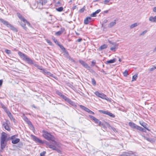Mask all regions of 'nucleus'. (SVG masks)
Here are the masks:
<instances>
[{"mask_svg":"<svg viewBox=\"0 0 156 156\" xmlns=\"http://www.w3.org/2000/svg\"><path fill=\"white\" fill-rule=\"evenodd\" d=\"M18 54L23 60L27 62L28 64L31 65L33 64L38 69L41 70L43 68L42 66L38 65L34 63L33 61L29 58L27 55L20 51L18 52Z\"/></svg>","mask_w":156,"mask_h":156,"instance_id":"f257e3e1","label":"nucleus"},{"mask_svg":"<svg viewBox=\"0 0 156 156\" xmlns=\"http://www.w3.org/2000/svg\"><path fill=\"white\" fill-rule=\"evenodd\" d=\"M42 133H43L42 136L45 139L51 141L53 144H55L56 146L59 147L58 144L55 141V138L53 136L45 130H43Z\"/></svg>","mask_w":156,"mask_h":156,"instance_id":"f03ea898","label":"nucleus"},{"mask_svg":"<svg viewBox=\"0 0 156 156\" xmlns=\"http://www.w3.org/2000/svg\"><path fill=\"white\" fill-rule=\"evenodd\" d=\"M7 137V134L6 133L2 132L1 133V149L3 150L5 148L7 145V141H6V138Z\"/></svg>","mask_w":156,"mask_h":156,"instance_id":"7ed1b4c3","label":"nucleus"},{"mask_svg":"<svg viewBox=\"0 0 156 156\" xmlns=\"http://www.w3.org/2000/svg\"><path fill=\"white\" fill-rule=\"evenodd\" d=\"M0 21L4 25L7 27H9L11 30L16 32H17V30L13 26L10 24L8 21L4 20L1 18H0Z\"/></svg>","mask_w":156,"mask_h":156,"instance_id":"20e7f679","label":"nucleus"},{"mask_svg":"<svg viewBox=\"0 0 156 156\" xmlns=\"http://www.w3.org/2000/svg\"><path fill=\"white\" fill-rule=\"evenodd\" d=\"M45 143L47 146L50 149H52L53 150L56 151H57V152L58 153H61V151H60L57 147H56L55 146L56 145L55 144H53L52 143L51 144H50L46 141H45Z\"/></svg>","mask_w":156,"mask_h":156,"instance_id":"39448f33","label":"nucleus"},{"mask_svg":"<svg viewBox=\"0 0 156 156\" xmlns=\"http://www.w3.org/2000/svg\"><path fill=\"white\" fill-rule=\"evenodd\" d=\"M79 62L84 67L87 69L90 72H91V71L93 70L91 69L90 67L83 61L81 60H79Z\"/></svg>","mask_w":156,"mask_h":156,"instance_id":"423d86ee","label":"nucleus"},{"mask_svg":"<svg viewBox=\"0 0 156 156\" xmlns=\"http://www.w3.org/2000/svg\"><path fill=\"white\" fill-rule=\"evenodd\" d=\"M9 122L8 120L6 119L5 122H3V126L4 128L7 130V131H10L11 129L9 126Z\"/></svg>","mask_w":156,"mask_h":156,"instance_id":"0eeeda50","label":"nucleus"},{"mask_svg":"<svg viewBox=\"0 0 156 156\" xmlns=\"http://www.w3.org/2000/svg\"><path fill=\"white\" fill-rule=\"evenodd\" d=\"M99 112L103 114L107 115L112 118H114L115 117V115L114 114H113L112 113H111L108 112V111H105L102 110H99Z\"/></svg>","mask_w":156,"mask_h":156,"instance_id":"6e6552de","label":"nucleus"},{"mask_svg":"<svg viewBox=\"0 0 156 156\" xmlns=\"http://www.w3.org/2000/svg\"><path fill=\"white\" fill-rule=\"evenodd\" d=\"M56 94L60 97L64 99L65 101H66L69 98L65 95L63 94L61 92L58 90H57L56 92Z\"/></svg>","mask_w":156,"mask_h":156,"instance_id":"1a4fd4ad","label":"nucleus"},{"mask_svg":"<svg viewBox=\"0 0 156 156\" xmlns=\"http://www.w3.org/2000/svg\"><path fill=\"white\" fill-rule=\"evenodd\" d=\"M120 156H136L135 153L132 152H124Z\"/></svg>","mask_w":156,"mask_h":156,"instance_id":"9d476101","label":"nucleus"},{"mask_svg":"<svg viewBox=\"0 0 156 156\" xmlns=\"http://www.w3.org/2000/svg\"><path fill=\"white\" fill-rule=\"evenodd\" d=\"M32 137L33 140L37 142L42 144L44 143V141H42L39 138L35 136H33Z\"/></svg>","mask_w":156,"mask_h":156,"instance_id":"9b49d317","label":"nucleus"},{"mask_svg":"<svg viewBox=\"0 0 156 156\" xmlns=\"http://www.w3.org/2000/svg\"><path fill=\"white\" fill-rule=\"evenodd\" d=\"M100 98L106 100L108 101H110V99L103 93H101V95L100 97Z\"/></svg>","mask_w":156,"mask_h":156,"instance_id":"f8f14e48","label":"nucleus"},{"mask_svg":"<svg viewBox=\"0 0 156 156\" xmlns=\"http://www.w3.org/2000/svg\"><path fill=\"white\" fill-rule=\"evenodd\" d=\"M140 124L143 127H144L146 129L149 131V129L147 127V123L143 121H140Z\"/></svg>","mask_w":156,"mask_h":156,"instance_id":"ddd939ff","label":"nucleus"},{"mask_svg":"<svg viewBox=\"0 0 156 156\" xmlns=\"http://www.w3.org/2000/svg\"><path fill=\"white\" fill-rule=\"evenodd\" d=\"M129 125L131 128L136 129L137 126L134 123L131 122H130L129 123Z\"/></svg>","mask_w":156,"mask_h":156,"instance_id":"4468645a","label":"nucleus"},{"mask_svg":"<svg viewBox=\"0 0 156 156\" xmlns=\"http://www.w3.org/2000/svg\"><path fill=\"white\" fill-rule=\"evenodd\" d=\"M89 117L92 119H93L95 123H98L99 121V120L96 118H95L94 117L91 115H89Z\"/></svg>","mask_w":156,"mask_h":156,"instance_id":"2eb2a0df","label":"nucleus"},{"mask_svg":"<svg viewBox=\"0 0 156 156\" xmlns=\"http://www.w3.org/2000/svg\"><path fill=\"white\" fill-rule=\"evenodd\" d=\"M101 11L100 9H98L94 12H93L90 15V16L91 17H96V16L97 14L98 13Z\"/></svg>","mask_w":156,"mask_h":156,"instance_id":"dca6fc26","label":"nucleus"},{"mask_svg":"<svg viewBox=\"0 0 156 156\" xmlns=\"http://www.w3.org/2000/svg\"><path fill=\"white\" fill-rule=\"evenodd\" d=\"M16 14L18 17L22 21H23H23H26V20L22 16V15L20 14L19 12H17L16 13Z\"/></svg>","mask_w":156,"mask_h":156,"instance_id":"f3484780","label":"nucleus"},{"mask_svg":"<svg viewBox=\"0 0 156 156\" xmlns=\"http://www.w3.org/2000/svg\"><path fill=\"white\" fill-rule=\"evenodd\" d=\"M149 20L151 22L156 23V16L154 17L151 16L149 17Z\"/></svg>","mask_w":156,"mask_h":156,"instance_id":"a211bd4d","label":"nucleus"},{"mask_svg":"<svg viewBox=\"0 0 156 156\" xmlns=\"http://www.w3.org/2000/svg\"><path fill=\"white\" fill-rule=\"evenodd\" d=\"M37 2L39 4H41L42 5H45L47 2V0H38Z\"/></svg>","mask_w":156,"mask_h":156,"instance_id":"6ab92c4d","label":"nucleus"},{"mask_svg":"<svg viewBox=\"0 0 156 156\" xmlns=\"http://www.w3.org/2000/svg\"><path fill=\"white\" fill-rule=\"evenodd\" d=\"M116 60V58H114L112 59H111L110 60L107 61L106 62V63L107 64H109L113 63L115 62Z\"/></svg>","mask_w":156,"mask_h":156,"instance_id":"aec40b11","label":"nucleus"},{"mask_svg":"<svg viewBox=\"0 0 156 156\" xmlns=\"http://www.w3.org/2000/svg\"><path fill=\"white\" fill-rule=\"evenodd\" d=\"M20 140V139L19 138H16L12 140V143L13 144H16L19 142Z\"/></svg>","mask_w":156,"mask_h":156,"instance_id":"412c9836","label":"nucleus"},{"mask_svg":"<svg viewBox=\"0 0 156 156\" xmlns=\"http://www.w3.org/2000/svg\"><path fill=\"white\" fill-rule=\"evenodd\" d=\"M8 117L10 118L11 120H12L14 123H16V120L13 117L12 115L11 114V113H9V114H8Z\"/></svg>","mask_w":156,"mask_h":156,"instance_id":"4be33fe9","label":"nucleus"},{"mask_svg":"<svg viewBox=\"0 0 156 156\" xmlns=\"http://www.w3.org/2000/svg\"><path fill=\"white\" fill-rule=\"evenodd\" d=\"M136 129H137L138 130H139L140 131L143 132H146V129H144L143 128L140 126H137V127H136Z\"/></svg>","mask_w":156,"mask_h":156,"instance_id":"5701e85b","label":"nucleus"},{"mask_svg":"<svg viewBox=\"0 0 156 156\" xmlns=\"http://www.w3.org/2000/svg\"><path fill=\"white\" fill-rule=\"evenodd\" d=\"M66 102H67L69 104L72 106H74L75 105V103L69 98L67 100Z\"/></svg>","mask_w":156,"mask_h":156,"instance_id":"b1692460","label":"nucleus"},{"mask_svg":"<svg viewBox=\"0 0 156 156\" xmlns=\"http://www.w3.org/2000/svg\"><path fill=\"white\" fill-rule=\"evenodd\" d=\"M107 45L106 44H104L99 47V50H102L106 48L107 47Z\"/></svg>","mask_w":156,"mask_h":156,"instance_id":"393cba45","label":"nucleus"},{"mask_svg":"<svg viewBox=\"0 0 156 156\" xmlns=\"http://www.w3.org/2000/svg\"><path fill=\"white\" fill-rule=\"evenodd\" d=\"M116 22H111L108 25V27L109 28L112 27L116 24Z\"/></svg>","mask_w":156,"mask_h":156,"instance_id":"a878e982","label":"nucleus"},{"mask_svg":"<svg viewBox=\"0 0 156 156\" xmlns=\"http://www.w3.org/2000/svg\"><path fill=\"white\" fill-rule=\"evenodd\" d=\"M19 23L20 24V25L21 26L23 27V28L26 30H27V27L25 26H26V24L25 23H23L22 22H19Z\"/></svg>","mask_w":156,"mask_h":156,"instance_id":"bb28decb","label":"nucleus"},{"mask_svg":"<svg viewBox=\"0 0 156 156\" xmlns=\"http://www.w3.org/2000/svg\"><path fill=\"white\" fill-rule=\"evenodd\" d=\"M63 52L64 53V55L66 58H68L69 57V54L68 51L66 50Z\"/></svg>","mask_w":156,"mask_h":156,"instance_id":"cd10ccee","label":"nucleus"},{"mask_svg":"<svg viewBox=\"0 0 156 156\" xmlns=\"http://www.w3.org/2000/svg\"><path fill=\"white\" fill-rule=\"evenodd\" d=\"M58 45L60 47V48L63 51H64L66 50V48L62 45H61L59 43Z\"/></svg>","mask_w":156,"mask_h":156,"instance_id":"c85d7f7f","label":"nucleus"},{"mask_svg":"<svg viewBox=\"0 0 156 156\" xmlns=\"http://www.w3.org/2000/svg\"><path fill=\"white\" fill-rule=\"evenodd\" d=\"M90 22V21L88 20V18L87 17L84 20V23L85 24H88Z\"/></svg>","mask_w":156,"mask_h":156,"instance_id":"c756f323","label":"nucleus"},{"mask_svg":"<svg viewBox=\"0 0 156 156\" xmlns=\"http://www.w3.org/2000/svg\"><path fill=\"white\" fill-rule=\"evenodd\" d=\"M5 112L8 115L9 114V113H10L11 112L9 111L8 109L6 107L4 109Z\"/></svg>","mask_w":156,"mask_h":156,"instance_id":"7c9ffc66","label":"nucleus"},{"mask_svg":"<svg viewBox=\"0 0 156 156\" xmlns=\"http://www.w3.org/2000/svg\"><path fill=\"white\" fill-rule=\"evenodd\" d=\"M52 39L53 40L55 43L57 45H58L59 43L58 41L56 39H55L54 37H52Z\"/></svg>","mask_w":156,"mask_h":156,"instance_id":"2f4dec72","label":"nucleus"},{"mask_svg":"<svg viewBox=\"0 0 156 156\" xmlns=\"http://www.w3.org/2000/svg\"><path fill=\"white\" fill-rule=\"evenodd\" d=\"M94 94H95V95L96 96H98V97H100L101 95V93H99L98 91H95L94 93Z\"/></svg>","mask_w":156,"mask_h":156,"instance_id":"473e14b6","label":"nucleus"},{"mask_svg":"<svg viewBox=\"0 0 156 156\" xmlns=\"http://www.w3.org/2000/svg\"><path fill=\"white\" fill-rule=\"evenodd\" d=\"M137 78V75H133L132 77V81H134L136 80Z\"/></svg>","mask_w":156,"mask_h":156,"instance_id":"72a5a7b5","label":"nucleus"},{"mask_svg":"<svg viewBox=\"0 0 156 156\" xmlns=\"http://www.w3.org/2000/svg\"><path fill=\"white\" fill-rule=\"evenodd\" d=\"M63 8L62 7H59L58 8L56 9V10L58 12H60L63 11Z\"/></svg>","mask_w":156,"mask_h":156,"instance_id":"f704fd0d","label":"nucleus"},{"mask_svg":"<svg viewBox=\"0 0 156 156\" xmlns=\"http://www.w3.org/2000/svg\"><path fill=\"white\" fill-rule=\"evenodd\" d=\"M80 107L82 109L84 110V111H86L87 110V108L86 107H85L83 106V105H80Z\"/></svg>","mask_w":156,"mask_h":156,"instance_id":"c9c22d12","label":"nucleus"},{"mask_svg":"<svg viewBox=\"0 0 156 156\" xmlns=\"http://www.w3.org/2000/svg\"><path fill=\"white\" fill-rule=\"evenodd\" d=\"M80 107L82 109L84 110V111H86L87 110V108L86 107H85L83 106V105H80Z\"/></svg>","mask_w":156,"mask_h":156,"instance_id":"e433bc0d","label":"nucleus"},{"mask_svg":"<svg viewBox=\"0 0 156 156\" xmlns=\"http://www.w3.org/2000/svg\"><path fill=\"white\" fill-rule=\"evenodd\" d=\"M87 112H88V113H89L90 114H92L93 115H94V113L89 109L88 108H87V110L86 111Z\"/></svg>","mask_w":156,"mask_h":156,"instance_id":"4c0bfd02","label":"nucleus"},{"mask_svg":"<svg viewBox=\"0 0 156 156\" xmlns=\"http://www.w3.org/2000/svg\"><path fill=\"white\" fill-rule=\"evenodd\" d=\"M91 82L92 83L93 85L95 86L96 85V82L94 78L91 79Z\"/></svg>","mask_w":156,"mask_h":156,"instance_id":"58836bf2","label":"nucleus"},{"mask_svg":"<svg viewBox=\"0 0 156 156\" xmlns=\"http://www.w3.org/2000/svg\"><path fill=\"white\" fill-rule=\"evenodd\" d=\"M137 23H135L131 25L130 27L131 28H133L137 26Z\"/></svg>","mask_w":156,"mask_h":156,"instance_id":"ea45409f","label":"nucleus"},{"mask_svg":"<svg viewBox=\"0 0 156 156\" xmlns=\"http://www.w3.org/2000/svg\"><path fill=\"white\" fill-rule=\"evenodd\" d=\"M96 64V62L95 60H93L91 62V66L92 67H93L94 66H95V64Z\"/></svg>","mask_w":156,"mask_h":156,"instance_id":"a19ab883","label":"nucleus"},{"mask_svg":"<svg viewBox=\"0 0 156 156\" xmlns=\"http://www.w3.org/2000/svg\"><path fill=\"white\" fill-rule=\"evenodd\" d=\"M41 70L42 71V73L45 75H47L48 72V71L46 70V69H44L43 68H42V69Z\"/></svg>","mask_w":156,"mask_h":156,"instance_id":"79ce46f5","label":"nucleus"},{"mask_svg":"<svg viewBox=\"0 0 156 156\" xmlns=\"http://www.w3.org/2000/svg\"><path fill=\"white\" fill-rule=\"evenodd\" d=\"M26 119L27 120V123L29 125H30V126H33L31 122L26 117Z\"/></svg>","mask_w":156,"mask_h":156,"instance_id":"37998d69","label":"nucleus"},{"mask_svg":"<svg viewBox=\"0 0 156 156\" xmlns=\"http://www.w3.org/2000/svg\"><path fill=\"white\" fill-rule=\"evenodd\" d=\"M116 46H114L113 47H111L110 49L112 51H116V50L117 49V48L115 47Z\"/></svg>","mask_w":156,"mask_h":156,"instance_id":"c03bdc74","label":"nucleus"},{"mask_svg":"<svg viewBox=\"0 0 156 156\" xmlns=\"http://www.w3.org/2000/svg\"><path fill=\"white\" fill-rule=\"evenodd\" d=\"M123 75L124 76H126L128 75V71L127 70H125L123 73Z\"/></svg>","mask_w":156,"mask_h":156,"instance_id":"a18cd8bd","label":"nucleus"},{"mask_svg":"<svg viewBox=\"0 0 156 156\" xmlns=\"http://www.w3.org/2000/svg\"><path fill=\"white\" fill-rule=\"evenodd\" d=\"M108 42L109 43V44H112L114 46H117V45L115 43V42H112L111 41H110L109 40H108Z\"/></svg>","mask_w":156,"mask_h":156,"instance_id":"49530a36","label":"nucleus"},{"mask_svg":"<svg viewBox=\"0 0 156 156\" xmlns=\"http://www.w3.org/2000/svg\"><path fill=\"white\" fill-rule=\"evenodd\" d=\"M62 33L59 30L58 31L56 32L55 33V35L57 36H59L61 35Z\"/></svg>","mask_w":156,"mask_h":156,"instance_id":"de8ad7c7","label":"nucleus"},{"mask_svg":"<svg viewBox=\"0 0 156 156\" xmlns=\"http://www.w3.org/2000/svg\"><path fill=\"white\" fill-rule=\"evenodd\" d=\"M145 139L147 141H149L150 142H152L153 141V140L151 138H147V137H145Z\"/></svg>","mask_w":156,"mask_h":156,"instance_id":"09e8293b","label":"nucleus"},{"mask_svg":"<svg viewBox=\"0 0 156 156\" xmlns=\"http://www.w3.org/2000/svg\"><path fill=\"white\" fill-rule=\"evenodd\" d=\"M5 52L8 54H11V51L10 50H8V49H6L5 50Z\"/></svg>","mask_w":156,"mask_h":156,"instance_id":"8fccbe9b","label":"nucleus"},{"mask_svg":"<svg viewBox=\"0 0 156 156\" xmlns=\"http://www.w3.org/2000/svg\"><path fill=\"white\" fill-rule=\"evenodd\" d=\"M46 151H44L40 153V156H45V154H46Z\"/></svg>","mask_w":156,"mask_h":156,"instance_id":"3c124183","label":"nucleus"},{"mask_svg":"<svg viewBox=\"0 0 156 156\" xmlns=\"http://www.w3.org/2000/svg\"><path fill=\"white\" fill-rule=\"evenodd\" d=\"M156 69V66H154L149 69L150 71H152Z\"/></svg>","mask_w":156,"mask_h":156,"instance_id":"603ef678","label":"nucleus"},{"mask_svg":"<svg viewBox=\"0 0 156 156\" xmlns=\"http://www.w3.org/2000/svg\"><path fill=\"white\" fill-rule=\"evenodd\" d=\"M147 32V30H145L144 31H143L140 34V36H142V35H144V34H145Z\"/></svg>","mask_w":156,"mask_h":156,"instance_id":"864d4df0","label":"nucleus"},{"mask_svg":"<svg viewBox=\"0 0 156 156\" xmlns=\"http://www.w3.org/2000/svg\"><path fill=\"white\" fill-rule=\"evenodd\" d=\"M0 105L2 108L4 109L6 107L5 105L2 103H0Z\"/></svg>","mask_w":156,"mask_h":156,"instance_id":"5fc2aeb1","label":"nucleus"},{"mask_svg":"<svg viewBox=\"0 0 156 156\" xmlns=\"http://www.w3.org/2000/svg\"><path fill=\"white\" fill-rule=\"evenodd\" d=\"M24 23H27V24L29 27H30L31 25L30 23L26 20V21H23V22Z\"/></svg>","mask_w":156,"mask_h":156,"instance_id":"6e6d98bb","label":"nucleus"},{"mask_svg":"<svg viewBox=\"0 0 156 156\" xmlns=\"http://www.w3.org/2000/svg\"><path fill=\"white\" fill-rule=\"evenodd\" d=\"M17 136L16 135H14L10 136L11 138V140H12V139H15V137H17Z\"/></svg>","mask_w":156,"mask_h":156,"instance_id":"4d7b16f0","label":"nucleus"},{"mask_svg":"<svg viewBox=\"0 0 156 156\" xmlns=\"http://www.w3.org/2000/svg\"><path fill=\"white\" fill-rule=\"evenodd\" d=\"M65 29L64 27H61L60 29V30L61 32L62 33L63 32L65 31Z\"/></svg>","mask_w":156,"mask_h":156,"instance_id":"13d9d810","label":"nucleus"},{"mask_svg":"<svg viewBox=\"0 0 156 156\" xmlns=\"http://www.w3.org/2000/svg\"><path fill=\"white\" fill-rule=\"evenodd\" d=\"M85 9L84 8H82V9H80L79 10V12H83L84 11Z\"/></svg>","mask_w":156,"mask_h":156,"instance_id":"bf43d9fd","label":"nucleus"},{"mask_svg":"<svg viewBox=\"0 0 156 156\" xmlns=\"http://www.w3.org/2000/svg\"><path fill=\"white\" fill-rule=\"evenodd\" d=\"M105 123L108 127L110 128L111 127V126L108 122H105Z\"/></svg>","mask_w":156,"mask_h":156,"instance_id":"052dcab7","label":"nucleus"},{"mask_svg":"<svg viewBox=\"0 0 156 156\" xmlns=\"http://www.w3.org/2000/svg\"><path fill=\"white\" fill-rule=\"evenodd\" d=\"M46 75H47V76H52V74H51L50 72H48V73H47Z\"/></svg>","mask_w":156,"mask_h":156,"instance_id":"680f3d73","label":"nucleus"},{"mask_svg":"<svg viewBox=\"0 0 156 156\" xmlns=\"http://www.w3.org/2000/svg\"><path fill=\"white\" fill-rule=\"evenodd\" d=\"M110 0H105L104 1V3L105 4H106L107 3H108L109 2Z\"/></svg>","mask_w":156,"mask_h":156,"instance_id":"e2e57ef3","label":"nucleus"},{"mask_svg":"<svg viewBox=\"0 0 156 156\" xmlns=\"http://www.w3.org/2000/svg\"><path fill=\"white\" fill-rule=\"evenodd\" d=\"M99 124V126H101V125H103V123L100 121H99V122L98 123Z\"/></svg>","mask_w":156,"mask_h":156,"instance_id":"0e129e2a","label":"nucleus"},{"mask_svg":"<svg viewBox=\"0 0 156 156\" xmlns=\"http://www.w3.org/2000/svg\"><path fill=\"white\" fill-rule=\"evenodd\" d=\"M10 140H11L10 136L8 138H6V141L7 142Z\"/></svg>","mask_w":156,"mask_h":156,"instance_id":"69168bd1","label":"nucleus"},{"mask_svg":"<svg viewBox=\"0 0 156 156\" xmlns=\"http://www.w3.org/2000/svg\"><path fill=\"white\" fill-rule=\"evenodd\" d=\"M3 81L2 80H0V87L1 86L2 84Z\"/></svg>","mask_w":156,"mask_h":156,"instance_id":"338daca9","label":"nucleus"},{"mask_svg":"<svg viewBox=\"0 0 156 156\" xmlns=\"http://www.w3.org/2000/svg\"><path fill=\"white\" fill-rule=\"evenodd\" d=\"M153 11L155 12H156V7H154V8H153Z\"/></svg>","mask_w":156,"mask_h":156,"instance_id":"774afa93","label":"nucleus"}]
</instances>
